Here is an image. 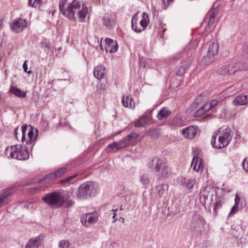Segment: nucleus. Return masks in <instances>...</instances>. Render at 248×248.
<instances>
[{"label":"nucleus","mask_w":248,"mask_h":248,"mask_svg":"<svg viewBox=\"0 0 248 248\" xmlns=\"http://www.w3.org/2000/svg\"><path fill=\"white\" fill-rule=\"evenodd\" d=\"M202 97V96H199L197 98V101H198V100H199L200 99V98Z\"/></svg>","instance_id":"56"},{"label":"nucleus","mask_w":248,"mask_h":248,"mask_svg":"<svg viewBox=\"0 0 248 248\" xmlns=\"http://www.w3.org/2000/svg\"><path fill=\"white\" fill-rule=\"evenodd\" d=\"M237 197L236 196V197H235V205L234 206H233L232 207L231 212H230V214L229 215V216H232V215L234 214L238 211V205H236V204H237Z\"/></svg>","instance_id":"37"},{"label":"nucleus","mask_w":248,"mask_h":248,"mask_svg":"<svg viewBox=\"0 0 248 248\" xmlns=\"http://www.w3.org/2000/svg\"><path fill=\"white\" fill-rule=\"evenodd\" d=\"M103 25L108 29H113L115 27V15H106L102 18Z\"/></svg>","instance_id":"20"},{"label":"nucleus","mask_w":248,"mask_h":248,"mask_svg":"<svg viewBox=\"0 0 248 248\" xmlns=\"http://www.w3.org/2000/svg\"><path fill=\"white\" fill-rule=\"evenodd\" d=\"M149 23V19L148 14L145 12L142 14V19L139 21L137 14L135 15L131 21L132 29L136 32L140 33L143 31Z\"/></svg>","instance_id":"10"},{"label":"nucleus","mask_w":248,"mask_h":248,"mask_svg":"<svg viewBox=\"0 0 248 248\" xmlns=\"http://www.w3.org/2000/svg\"><path fill=\"white\" fill-rule=\"evenodd\" d=\"M149 168L157 176L158 179H165L170 174V169L165 161L162 159L155 157L148 164Z\"/></svg>","instance_id":"3"},{"label":"nucleus","mask_w":248,"mask_h":248,"mask_svg":"<svg viewBox=\"0 0 248 248\" xmlns=\"http://www.w3.org/2000/svg\"><path fill=\"white\" fill-rule=\"evenodd\" d=\"M18 128L17 127L16 128H15V130H14V135H15V136L16 137V139H18V138H17V134H18L17 131H18Z\"/></svg>","instance_id":"49"},{"label":"nucleus","mask_w":248,"mask_h":248,"mask_svg":"<svg viewBox=\"0 0 248 248\" xmlns=\"http://www.w3.org/2000/svg\"><path fill=\"white\" fill-rule=\"evenodd\" d=\"M171 111L166 107L162 108L158 112L156 117L160 120L166 119L171 114Z\"/></svg>","instance_id":"27"},{"label":"nucleus","mask_w":248,"mask_h":248,"mask_svg":"<svg viewBox=\"0 0 248 248\" xmlns=\"http://www.w3.org/2000/svg\"><path fill=\"white\" fill-rule=\"evenodd\" d=\"M172 124L173 126L181 127L184 125V121L181 118H176L172 121Z\"/></svg>","instance_id":"35"},{"label":"nucleus","mask_w":248,"mask_h":248,"mask_svg":"<svg viewBox=\"0 0 248 248\" xmlns=\"http://www.w3.org/2000/svg\"><path fill=\"white\" fill-rule=\"evenodd\" d=\"M27 61L26 60L24 62L23 65V68L25 72H27L28 67H27Z\"/></svg>","instance_id":"48"},{"label":"nucleus","mask_w":248,"mask_h":248,"mask_svg":"<svg viewBox=\"0 0 248 248\" xmlns=\"http://www.w3.org/2000/svg\"><path fill=\"white\" fill-rule=\"evenodd\" d=\"M243 169L248 172V160L246 161V159H244L242 163Z\"/></svg>","instance_id":"47"},{"label":"nucleus","mask_w":248,"mask_h":248,"mask_svg":"<svg viewBox=\"0 0 248 248\" xmlns=\"http://www.w3.org/2000/svg\"><path fill=\"white\" fill-rule=\"evenodd\" d=\"M243 55L246 58L248 57V45L244 46L243 50Z\"/></svg>","instance_id":"44"},{"label":"nucleus","mask_w":248,"mask_h":248,"mask_svg":"<svg viewBox=\"0 0 248 248\" xmlns=\"http://www.w3.org/2000/svg\"><path fill=\"white\" fill-rule=\"evenodd\" d=\"M140 181L141 184L146 186L149 184L150 179L149 174L147 173H143L140 176Z\"/></svg>","instance_id":"29"},{"label":"nucleus","mask_w":248,"mask_h":248,"mask_svg":"<svg viewBox=\"0 0 248 248\" xmlns=\"http://www.w3.org/2000/svg\"><path fill=\"white\" fill-rule=\"evenodd\" d=\"M223 198L221 196H218L217 193L215 194V202L214 203L213 212L215 214H217V210L220 208L223 203Z\"/></svg>","instance_id":"26"},{"label":"nucleus","mask_w":248,"mask_h":248,"mask_svg":"<svg viewBox=\"0 0 248 248\" xmlns=\"http://www.w3.org/2000/svg\"><path fill=\"white\" fill-rule=\"evenodd\" d=\"M105 68L103 65H98L94 68L93 75L97 79L100 80L105 77Z\"/></svg>","instance_id":"22"},{"label":"nucleus","mask_w":248,"mask_h":248,"mask_svg":"<svg viewBox=\"0 0 248 248\" xmlns=\"http://www.w3.org/2000/svg\"><path fill=\"white\" fill-rule=\"evenodd\" d=\"M202 108L204 112H206V111H207L208 110H209L212 108L211 107H210V106L209 105V103H207L205 104L202 107Z\"/></svg>","instance_id":"45"},{"label":"nucleus","mask_w":248,"mask_h":248,"mask_svg":"<svg viewBox=\"0 0 248 248\" xmlns=\"http://www.w3.org/2000/svg\"><path fill=\"white\" fill-rule=\"evenodd\" d=\"M212 188L210 187H204L201 190V197L200 198V201L202 203H205L206 201L208 199V198L210 195V190Z\"/></svg>","instance_id":"24"},{"label":"nucleus","mask_w":248,"mask_h":248,"mask_svg":"<svg viewBox=\"0 0 248 248\" xmlns=\"http://www.w3.org/2000/svg\"><path fill=\"white\" fill-rule=\"evenodd\" d=\"M42 200L52 208H58L64 203V198L62 193L54 191L46 194L42 197Z\"/></svg>","instance_id":"6"},{"label":"nucleus","mask_w":248,"mask_h":248,"mask_svg":"<svg viewBox=\"0 0 248 248\" xmlns=\"http://www.w3.org/2000/svg\"><path fill=\"white\" fill-rule=\"evenodd\" d=\"M98 188V185L94 182L88 181L84 183L78 187L77 197L79 199H85L94 196L97 192Z\"/></svg>","instance_id":"5"},{"label":"nucleus","mask_w":248,"mask_h":248,"mask_svg":"<svg viewBox=\"0 0 248 248\" xmlns=\"http://www.w3.org/2000/svg\"><path fill=\"white\" fill-rule=\"evenodd\" d=\"M173 1V0H162V7L165 9H167Z\"/></svg>","instance_id":"41"},{"label":"nucleus","mask_w":248,"mask_h":248,"mask_svg":"<svg viewBox=\"0 0 248 248\" xmlns=\"http://www.w3.org/2000/svg\"><path fill=\"white\" fill-rule=\"evenodd\" d=\"M231 74L232 75L240 70V66L238 63H235L232 66H230Z\"/></svg>","instance_id":"38"},{"label":"nucleus","mask_w":248,"mask_h":248,"mask_svg":"<svg viewBox=\"0 0 248 248\" xmlns=\"http://www.w3.org/2000/svg\"><path fill=\"white\" fill-rule=\"evenodd\" d=\"M210 117L211 115H206L202 117V119L205 120Z\"/></svg>","instance_id":"51"},{"label":"nucleus","mask_w":248,"mask_h":248,"mask_svg":"<svg viewBox=\"0 0 248 248\" xmlns=\"http://www.w3.org/2000/svg\"><path fill=\"white\" fill-rule=\"evenodd\" d=\"M204 113V111H203V110L202 109V108H200V109H199L198 110H197L195 114H194V116L195 117H200Z\"/></svg>","instance_id":"43"},{"label":"nucleus","mask_w":248,"mask_h":248,"mask_svg":"<svg viewBox=\"0 0 248 248\" xmlns=\"http://www.w3.org/2000/svg\"><path fill=\"white\" fill-rule=\"evenodd\" d=\"M166 188H168V186L163 184L157 186V192L160 196H162L164 194Z\"/></svg>","instance_id":"33"},{"label":"nucleus","mask_w":248,"mask_h":248,"mask_svg":"<svg viewBox=\"0 0 248 248\" xmlns=\"http://www.w3.org/2000/svg\"><path fill=\"white\" fill-rule=\"evenodd\" d=\"M116 215H117L116 213H113V216L112 217V218H113V219H114V220L112 221L113 223L115 222L117 220V218H115Z\"/></svg>","instance_id":"50"},{"label":"nucleus","mask_w":248,"mask_h":248,"mask_svg":"<svg viewBox=\"0 0 248 248\" xmlns=\"http://www.w3.org/2000/svg\"><path fill=\"white\" fill-rule=\"evenodd\" d=\"M221 74L224 75L225 76H229L232 75L231 74L230 66H224L222 68Z\"/></svg>","instance_id":"34"},{"label":"nucleus","mask_w":248,"mask_h":248,"mask_svg":"<svg viewBox=\"0 0 248 248\" xmlns=\"http://www.w3.org/2000/svg\"><path fill=\"white\" fill-rule=\"evenodd\" d=\"M218 100L216 99L212 100L209 103V105L210 106L211 108H212L216 106L218 104Z\"/></svg>","instance_id":"46"},{"label":"nucleus","mask_w":248,"mask_h":248,"mask_svg":"<svg viewBox=\"0 0 248 248\" xmlns=\"http://www.w3.org/2000/svg\"><path fill=\"white\" fill-rule=\"evenodd\" d=\"M68 171V169L65 167L60 168L56 170L55 172H53L47 174L43 179L41 180V181H50L52 180L57 177H60L62 176L64 173Z\"/></svg>","instance_id":"16"},{"label":"nucleus","mask_w":248,"mask_h":248,"mask_svg":"<svg viewBox=\"0 0 248 248\" xmlns=\"http://www.w3.org/2000/svg\"><path fill=\"white\" fill-rule=\"evenodd\" d=\"M106 41V50L109 51L110 53L115 52L118 49V44L117 42L111 39L107 38Z\"/></svg>","instance_id":"21"},{"label":"nucleus","mask_w":248,"mask_h":248,"mask_svg":"<svg viewBox=\"0 0 248 248\" xmlns=\"http://www.w3.org/2000/svg\"><path fill=\"white\" fill-rule=\"evenodd\" d=\"M218 44L216 42L211 43L209 46L207 55L201 61L202 64L208 65L213 62L215 60V56L218 53Z\"/></svg>","instance_id":"11"},{"label":"nucleus","mask_w":248,"mask_h":248,"mask_svg":"<svg viewBox=\"0 0 248 248\" xmlns=\"http://www.w3.org/2000/svg\"><path fill=\"white\" fill-rule=\"evenodd\" d=\"M120 210L122 211L123 210V205H122L120 207Z\"/></svg>","instance_id":"57"},{"label":"nucleus","mask_w":248,"mask_h":248,"mask_svg":"<svg viewBox=\"0 0 248 248\" xmlns=\"http://www.w3.org/2000/svg\"><path fill=\"white\" fill-rule=\"evenodd\" d=\"M2 26V21L1 19H0V28H1Z\"/></svg>","instance_id":"52"},{"label":"nucleus","mask_w":248,"mask_h":248,"mask_svg":"<svg viewBox=\"0 0 248 248\" xmlns=\"http://www.w3.org/2000/svg\"><path fill=\"white\" fill-rule=\"evenodd\" d=\"M27 128L28 127L27 125H23L21 127V141L22 142L26 141V143L30 144L33 141H34L36 139L38 134V130L37 129L35 128L33 126H31L29 129L28 133V138L26 139V134Z\"/></svg>","instance_id":"12"},{"label":"nucleus","mask_w":248,"mask_h":248,"mask_svg":"<svg viewBox=\"0 0 248 248\" xmlns=\"http://www.w3.org/2000/svg\"><path fill=\"white\" fill-rule=\"evenodd\" d=\"M98 217V213L96 211H93L82 215L80 217V221L84 226L89 227L92 224L97 222Z\"/></svg>","instance_id":"13"},{"label":"nucleus","mask_w":248,"mask_h":248,"mask_svg":"<svg viewBox=\"0 0 248 248\" xmlns=\"http://www.w3.org/2000/svg\"><path fill=\"white\" fill-rule=\"evenodd\" d=\"M42 0H33V1L32 2V0H29V4L33 7H39L41 4Z\"/></svg>","instance_id":"36"},{"label":"nucleus","mask_w":248,"mask_h":248,"mask_svg":"<svg viewBox=\"0 0 248 248\" xmlns=\"http://www.w3.org/2000/svg\"><path fill=\"white\" fill-rule=\"evenodd\" d=\"M182 57H183V58L181 61V64L177 68L175 72L177 76L179 77H182L185 74L186 71L189 68L193 60V57L191 55L184 57L183 55L181 53L175 55L173 59L174 61H176Z\"/></svg>","instance_id":"9"},{"label":"nucleus","mask_w":248,"mask_h":248,"mask_svg":"<svg viewBox=\"0 0 248 248\" xmlns=\"http://www.w3.org/2000/svg\"><path fill=\"white\" fill-rule=\"evenodd\" d=\"M138 137V135L136 133L132 132L121 140L113 142L108 145L106 148V150L109 153L117 151L124 148L130 142L134 141Z\"/></svg>","instance_id":"7"},{"label":"nucleus","mask_w":248,"mask_h":248,"mask_svg":"<svg viewBox=\"0 0 248 248\" xmlns=\"http://www.w3.org/2000/svg\"><path fill=\"white\" fill-rule=\"evenodd\" d=\"M205 221L200 215H195L193 217L189 230L191 233L196 236H200L204 232Z\"/></svg>","instance_id":"8"},{"label":"nucleus","mask_w":248,"mask_h":248,"mask_svg":"<svg viewBox=\"0 0 248 248\" xmlns=\"http://www.w3.org/2000/svg\"><path fill=\"white\" fill-rule=\"evenodd\" d=\"M27 27V21L20 17L13 20L11 24V30L16 33L22 32Z\"/></svg>","instance_id":"15"},{"label":"nucleus","mask_w":248,"mask_h":248,"mask_svg":"<svg viewBox=\"0 0 248 248\" xmlns=\"http://www.w3.org/2000/svg\"><path fill=\"white\" fill-rule=\"evenodd\" d=\"M112 211L114 212V213H115L117 211V209H112Z\"/></svg>","instance_id":"53"},{"label":"nucleus","mask_w":248,"mask_h":248,"mask_svg":"<svg viewBox=\"0 0 248 248\" xmlns=\"http://www.w3.org/2000/svg\"><path fill=\"white\" fill-rule=\"evenodd\" d=\"M44 236L40 235L37 237L30 239L25 246V248H38L41 246Z\"/></svg>","instance_id":"17"},{"label":"nucleus","mask_w":248,"mask_h":248,"mask_svg":"<svg viewBox=\"0 0 248 248\" xmlns=\"http://www.w3.org/2000/svg\"><path fill=\"white\" fill-rule=\"evenodd\" d=\"M27 72L28 74H32V71H31V70H30V71H27Z\"/></svg>","instance_id":"54"},{"label":"nucleus","mask_w":248,"mask_h":248,"mask_svg":"<svg viewBox=\"0 0 248 248\" xmlns=\"http://www.w3.org/2000/svg\"><path fill=\"white\" fill-rule=\"evenodd\" d=\"M5 154L8 158L20 160H27L30 156L28 150L21 144L8 147L5 150Z\"/></svg>","instance_id":"4"},{"label":"nucleus","mask_w":248,"mask_h":248,"mask_svg":"<svg viewBox=\"0 0 248 248\" xmlns=\"http://www.w3.org/2000/svg\"><path fill=\"white\" fill-rule=\"evenodd\" d=\"M70 243L67 240H62L59 242V248H70Z\"/></svg>","instance_id":"32"},{"label":"nucleus","mask_w":248,"mask_h":248,"mask_svg":"<svg viewBox=\"0 0 248 248\" xmlns=\"http://www.w3.org/2000/svg\"><path fill=\"white\" fill-rule=\"evenodd\" d=\"M10 92L19 97L24 98L26 96V93L23 92L19 89L14 86L11 87Z\"/></svg>","instance_id":"28"},{"label":"nucleus","mask_w":248,"mask_h":248,"mask_svg":"<svg viewBox=\"0 0 248 248\" xmlns=\"http://www.w3.org/2000/svg\"><path fill=\"white\" fill-rule=\"evenodd\" d=\"M122 102L123 105L126 108H129L131 109L135 108V102L131 95H128L125 97L123 96Z\"/></svg>","instance_id":"25"},{"label":"nucleus","mask_w":248,"mask_h":248,"mask_svg":"<svg viewBox=\"0 0 248 248\" xmlns=\"http://www.w3.org/2000/svg\"><path fill=\"white\" fill-rule=\"evenodd\" d=\"M199 150L196 149L193 152V157L191 166L193 170L196 171H202L203 168L202 160L199 157Z\"/></svg>","instance_id":"14"},{"label":"nucleus","mask_w":248,"mask_h":248,"mask_svg":"<svg viewBox=\"0 0 248 248\" xmlns=\"http://www.w3.org/2000/svg\"><path fill=\"white\" fill-rule=\"evenodd\" d=\"M197 127L193 125L187 126L182 131L183 136L189 139H193L197 133Z\"/></svg>","instance_id":"18"},{"label":"nucleus","mask_w":248,"mask_h":248,"mask_svg":"<svg viewBox=\"0 0 248 248\" xmlns=\"http://www.w3.org/2000/svg\"><path fill=\"white\" fill-rule=\"evenodd\" d=\"M149 135L154 138H157L159 135L158 131L156 129H150Z\"/></svg>","instance_id":"40"},{"label":"nucleus","mask_w":248,"mask_h":248,"mask_svg":"<svg viewBox=\"0 0 248 248\" xmlns=\"http://www.w3.org/2000/svg\"><path fill=\"white\" fill-rule=\"evenodd\" d=\"M121 218L122 219V221H123V222L124 223V218L122 217Z\"/></svg>","instance_id":"55"},{"label":"nucleus","mask_w":248,"mask_h":248,"mask_svg":"<svg viewBox=\"0 0 248 248\" xmlns=\"http://www.w3.org/2000/svg\"><path fill=\"white\" fill-rule=\"evenodd\" d=\"M76 177V175H72L71 176H69L67 178H65L62 180L61 182V184H64L67 182H69L71 181L72 180H73L75 177Z\"/></svg>","instance_id":"42"},{"label":"nucleus","mask_w":248,"mask_h":248,"mask_svg":"<svg viewBox=\"0 0 248 248\" xmlns=\"http://www.w3.org/2000/svg\"><path fill=\"white\" fill-rule=\"evenodd\" d=\"M232 103L234 106H243L248 104V95L236 97Z\"/></svg>","instance_id":"23"},{"label":"nucleus","mask_w":248,"mask_h":248,"mask_svg":"<svg viewBox=\"0 0 248 248\" xmlns=\"http://www.w3.org/2000/svg\"><path fill=\"white\" fill-rule=\"evenodd\" d=\"M66 0H61L59 2L60 11L63 15L69 19L76 21L77 15L80 22H84L87 17H89L90 13L86 5L80 1L73 0L68 3L65 7Z\"/></svg>","instance_id":"1"},{"label":"nucleus","mask_w":248,"mask_h":248,"mask_svg":"<svg viewBox=\"0 0 248 248\" xmlns=\"http://www.w3.org/2000/svg\"><path fill=\"white\" fill-rule=\"evenodd\" d=\"M148 122L147 116H144L140 118L135 124V127H142L145 126Z\"/></svg>","instance_id":"30"},{"label":"nucleus","mask_w":248,"mask_h":248,"mask_svg":"<svg viewBox=\"0 0 248 248\" xmlns=\"http://www.w3.org/2000/svg\"><path fill=\"white\" fill-rule=\"evenodd\" d=\"M217 15V13L214 12L211 15H209L210 18L208 23V26H211L215 22V18Z\"/></svg>","instance_id":"39"},{"label":"nucleus","mask_w":248,"mask_h":248,"mask_svg":"<svg viewBox=\"0 0 248 248\" xmlns=\"http://www.w3.org/2000/svg\"><path fill=\"white\" fill-rule=\"evenodd\" d=\"M10 195V193H7L0 197V208L6 206L9 203V197Z\"/></svg>","instance_id":"31"},{"label":"nucleus","mask_w":248,"mask_h":248,"mask_svg":"<svg viewBox=\"0 0 248 248\" xmlns=\"http://www.w3.org/2000/svg\"><path fill=\"white\" fill-rule=\"evenodd\" d=\"M180 185L188 189L189 192H191L194 186L196 183L195 179L181 177L179 181Z\"/></svg>","instance_id":"19"},{"label":"nucleus","mask_w":248,"mask_h":248,"mask_svg":"<svg viewBox=\"0 0 248 248\" xmlns=\"http://www.w3.org/2000/svg\"><path fill=\"white\" fill-rule=\"evenodd\" d=\"M232 138V132L231 128L222 127L213 134L211 143L213 148L221 149L228 146Z\"/></svg>","instance_id":"2"}]
</instances>
